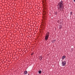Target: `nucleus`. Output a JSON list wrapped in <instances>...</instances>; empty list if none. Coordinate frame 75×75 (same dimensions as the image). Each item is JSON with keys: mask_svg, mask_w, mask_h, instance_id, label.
<instances>
[{"mask_svg": "<svg viewBox=\"0 0 75 75\" xmlns=\"http://www.w3.org/2000/svg\"><path fill=\"white\" fill-rule=\"evenodd\" d=\"M60 24H61V23H60Z\"/></svg>", "mask_w": 75, "mask_h": 75, "instance_id": "19", "label": "nucleus"}, {"mask_svg": "<svg viewBox=\"0 0 75 75\" xmlns=\"http://www.w3.org/2000/svg\"><path fill=\"white\" fill-rule=\"evenodd\" d=\"M74 2H75V0H74Z\"/></svg>", "mask_w": 75, "mask_h": 75, "instance_id": "16", "label": "nucleus"}, {"mask_svg": "<svg viewBox=\"0 0 75 75\" xmlns=\"http://www.w3.org/2000/svg\"><path fill=\"white\" fill-rule=\"evenodd\" d=\"M34 54V53H32L31 54V55H33Z\"/></svg>", "mask_w": 75, "mask_h": 75, "instance_id": "14", "label": "nucleus"}, {"mask_svg": "<svg viewBox=\"0 0 75 75\" xmlns=\"http://www.w3.org/2000/svg\"><path fill=\"white\" fill-rule=\"evenodd\" d=\"M55 41H56V40L55 39L54 40H53L52 41V43H53L54 42H55Z\"/></svg>", "mask_w": 75, "mask_h": 75, "instance_id": "7", "label": "nucleus"}, {"mask_svg": "<svg viewBox=\"0 0 75 75\" xmlns=\"http://www.w3.org/2000/svg\"><path fill=\"white\" fill-rule=\"evenodd\" d=\"M70 15L71 16V15H72V12H71L70 13Z\"/></svg>", "mask_w": 75, "mask_h": 75, "instance_id": "13", "label": "nucleus"}, {"mask_svg": "<svg viewBox=\"0 0 75 75\" xmlns=\"http://www.w3.org/2000/svg\"><path fill=\"white\" fill-rule=\"evenodd\" d=\"M44 14H43V21H42V23L43 24H45V22H46V16H45V14H46V12L45 11H43Z\"/></svg>", "mask_w": 75, "mask_h": 75, "instance_id": "2", "label": "nucleus"}, {"mask_svg": "<svg viewBox=\"0 0 75 75\" xmlns=\"http://www.w3.org/2000/svg\"><path fill=\"white\" fill-rule=\"evenodd\" d=\"M43 3H44V4H45V0H44V1H43Z\"/></svg>", "mask_w": 75, "mask_h": 75, "instance_id": "11", "label": "nucleus"}, {"mask_svg": "<svg viewBox=\"0 0 75 75\" xmlns=\"http://www.w3.org/2000/svg\"><path fill=\"white\" fill-rule=\"evenodd\" d=\"M41 72H42V71L41 70H39L38 71V73L40 74H41Z\"/></svg>", "mask_w": 75, "mask_h": 75, "instance_id": "9", "label": "nucleus"}, {"mask_svg": "<svg viewBox=\"0 0 75 75\" xmlns=\"http://www.w3.org/2000/svg\"><path fill=\"white\" fill-rule=\"evenodd\" d=\"M62 6H63V1H61L59 2V3L57 4V8L58 10H60V11H63L62 9Z\"/></svg>", "mask_w": 75, "mask_h": 75, "instance_id": "1", "label": "nucleus"}, {"mask_svg": "<svg viewBox=\"0 0 75 75\" xmlns=\"http://www.w3.org/2000/svg\"><path fill=\"white\" fill-rule=\"evenodd\" d=\"M49 35H50V33L48 32L47 33H46V36L45 37V40L46 41H47L48 39V37H49Z\"/></svg>", "mask_w": 75, "mask_h": 75, "instance_id": "3", "label": "nucleus"}, {"mask_svg": "<svg viewBox=\"0 0 75 75\" xmlns=\"http://www.w3.org/2000/svg\"><path fill=\"white\" fill-rule=\"evenodd\" d=\"M24 73L25 74L24 75H25H25L27 74L28 73L27 71H25L24 72Z\"/></svg>", "mask_w": 75, "mask_h": 75, "instance_id": "8", "label": "nucleus"}, {"mask_svg": "<svg viewBox=\"0 0 75 75\" xmlns=\"http://www.w3.org/2000/svg\"><path fill=\"white\" fill-rule=\"evenodd\" d=\"M57 23H59V20H58L57 21Z\"/></svg>", "mask_w": 75, "mask_h": 75, "instance_id": "15", "label": "nucleus"}, {"mask_svg": "<svg viewBox=\"0 0 75 75\" xmlns=\"http://www.w3.org/2000/svg\"><path fill=\"white\" fill-rule=\"evenodd\" d=\"M66 58V56H62V59H64V58Z\"/></svg>", "mask_w": 75, "mask_h": 75, "instance_id": "6", "label": "nucleus"}, {"mask_svg": "<svg viewBox=\"0 0 75 75\" xmlns=\"http://www.w3.org/2000/svg\"><path fill=\"white\" fill-rule=\"evenodd\" d=\"M62 28V26H61V25H60L59 29H60L61 30V29Z\"/></svg>", "mask_w": 75, "mask_h": 75, "instance_id": "10", "label": "nucleus"}, {"mask_svg": "<svg viewBox=\"0 0 75 75\" xmlns=\"http://www.w3.org/2000/svg\"><path fill=\"white\" fill-rule=\"evenodd\" d=\"M42 57L41 56H40L39 57L40 60L41 61V60H42Z\"/></svg>", "mask_w": 75, "mask_h": 75, "instance_id": "5", "label": "nucleus"}, {"mask_svg": "<svg viewBox=\"0 0 75 75\" xmlns=\"http://www.w3.org/2000/svg\"><path fill=\"white\" fill-rule=\"evenodd\" d=\"M55 14H57V12L55 13Z\"/></svg>", "mask_w": 75, "mask_h": 75, "instance_id": "17", "label": "nucleus"}, {"mask_svg": "<svg viewBox=\"0 0 75 75\" xmlns=\"http://www.w3.org/2000/svg\"><path fill=\"white\" fill-rule=\"evenodd\" d=\"M28 75H30V74H28Z\"/></svg>", "mask_w": 75, "mask_h": 75, "instance_id": "18", "label": "nucleus"}, {"mask_svg": "<svg viewBox=\"0 0 75 75\" xmlns=\"http://www.w3.org/2000/svg\"><path fill=\"white\" fill-rule=\"evenodd\" d=\"M62 8L64 9V5H63H63H62Z\"/></svg>", "mask_w": 75, "mask_h": 75, "instance_id": "12", "label": "nucleus"}, {"mask_svg": "<svg viewBox=\"0 0 75 75\" xmlns=\"http://www.w3.org/2000/svg\"><path fill=\"white\" fill-rule=\"evenodd\" d=\"M62 66H63V67H64V66H65V65H66V62H63L62 60Z\"/></svg>", "mask_w": 75, "mask_h": 75, "instance_id": "4", "label": "nucleus"}]
</instances>
